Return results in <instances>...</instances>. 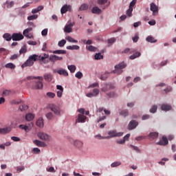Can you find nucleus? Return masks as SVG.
<instances>
[{"label":"nucleus","mask_w":176,"mask_h":176,"mask_svg":"<svg viewBox=\"0 0 176 176\" xmlns=\"http://www.w3.org/2000/svg\"><path fill=\"white\" fill-rule=\"evenodd\" d=\"M38 60H39V56L36 54L31 55L21 65V68H25V67H32V65H34V61H38Z\"/></svg>","instance_id":"1"},{"label":"nucleus","mask_w":176,"mask_h":176,"mask_svg":"<svg viewBox=\"0 0 176 176\" xmlns=\"http://www.w3.org/2000/svg\"><path fill=\"white\" fill-rule=\"evenodd\" d=\"M126 67H127V65L124 62H122L115 66V69L113 72L116 75H120L123 72L122 69L126 68Z\"/></svg>","instance_id":"2"},{"label":"nucleus","mask_w":176,"mask_h":176,"mask_svg":"<svg viewBox=\"0 0 176 176\" xmlns=\"http://www.w3.org/2000/svg\"><path fill=\"white\" fill-rule=\"evenodd\" d=\"M107 134L109 136H106V137H109V138H115V137H122V136H123V132H118V131H116V130L109 131L107 133Z\"/></svg>","instance_id":"3"},{"label":"nucleus","mask_w":176,"mask_h":176,"mask_svg":"<svg viewBox=\"0 0 176 176\" xmlns=\"http://www.w3.org/2000/svg\"><path fill=\"white\" fill-rule=\"evenodd\" d=\"M37 137H38L40 140H42V141H50V136L43 132H38Z\"/></svg>","instance_id":"4"},{"label":"nucleus","mask_w":176,"mask_h":176,"mask_svg":"<svg viewBox=\"0 0 176 176\" xmlns=\"http://www.w3.org/2000/svg\"><path fill=\"white\" fill-rule=\"evenodd\" d=\"M150 10L153 12V16H157V14H159V7H157L155 3L150 4Z\"/></svg>","instance_id":"5"},{"label":"nucleus","mask_w":176,"mask_h":176,"mask_svg":"<svg viewBox=\"0 0 176 176\" xmlns=\"http://www.w3.org/2000/svg\"><path fill=\"white\" fill-rule=\"evenodd\" d=\"M97 3H98V5H100V6L104 10V9H107V8H108V6H109L110 3L109 2L108 3V0H97Z\"/></svg>","instance_id":"6"},{"label":"nucleus","mask_w":176,"mask_h":176,"mask_svg":"<svg viewBox=\"0 0 176 176\" xmlns=\"http://www.w3.org/2000/svg\"><path fill=\"white\" fill-rule=\"evenodd\" d=\"M49 60L52 63H56V61H63V56H58L57 55H51L49 57Z\"/></svg>","instance_id":"7"},{"label":"nucleus","mask_w":176,"mask_h":176,"mask_svg":"<svg viewBox=\"0 0 176 176\" xmlns=\"http://www.w3.org/2000/svg\"><path fill=\"white\" fill-rule=\"evenodd\" d=\"M115 89V86L111 83L106 84L104 87L102 88V91H104V93H107V91H109V90H112Z\"/></svg>","instance_id":"8"},{"label":"nucleus","mask_w":176,"mask_h":176,"mask_svg":"<svg viewBox=\"0 0 176 176\" xmlns=\"http://www.w3.org/2000/svg\"><path fill=\"white\" fill-rule=\"evenodd\" d=\"M50 109H51V111H52V112H54V113L57 116H60V113L61 112V111L60 110V107L56 105H52L50 107Z\"/></svg>","instance_id":"9"},{"label":"nucleus","mask_w":176,"mask_h":176,"mask_svg":"<svg viewBox=\"0 0 176 176\" xmlns=\"http://www.w3.org/2000/svg\"><path fill=\"white\" fill-rule=\"evenodd\" d=\"M31 31H32V28H29L25 29L23 32L24 36H25L26 38H29V39H31V38H33L32 34L30 33L31 32Z\"/></svg>","instance_id":"10"},{"label":"nucleus","mask_w":176,"mask_h":176,"mask_svg":"<svg viewBox=\"0 0 176 176\" xmlns=\"http://www.w3.org/2000/svg\"><path fill=\"white\" fill-rule=\"evenodd\" d=\"M12 41H21V39H24V36L21 34L14 33L12 35Z\"/></svg>","instance_id":"11"},{"label":"nucleus","mask_w":176,"mask_h":176,"mask_svg":"<svg viewBox=\"0 0 176 176\" xmlns=\"http://www.w3.org/2000/svg\"><path fill=\"white\" fill-rule=\"evenodd\" d=\"M86 116H84L83 114H78L76 123H85V122H86Z\"/></svg>","instance_id":"12"},{"label":"nucleus","mask_w":176,"mask_h":176,"mask_svg":"<svg viewBox=\"0 0 176 176\" xmlns=\"http://www.w3.org/2000/svg\"><path fill=\"white\" fill-rule=\"evenodd\" d=\"M137 126H138V122L135 120H131L128 125V129L129 130H133L135 129Z\"/></svg>","instance_id":"13"},{"label":"nucleus","mask_w":176,"mask_h":176,"mask_svg":"<svg viewBox=\"0 0 176 176\" xmlns=\"http://www.w3.org/2000/svg\"><path fill=\"white\" fill-rule=\"evenodd\" d=\"M168 144V139L166 136L162 137V140H160V142H157V145H162L163 146H165V145H167Z\"/></svg>","instance_id":"14"},{"label":"nucleus","mask_w":176,"mask_h":176,"mask_svg":"<svg viewBox=\"0 0 176 176\" xmlns=\"http://www.w3.org/2000/svg\"><path fill=\"white\" fill-rule=\"evenodd\" d=\"M54 72H56V74H58L59 75H63V76H68V72L64 69L54 70Z\"/></svg>","instance_id":"15"},{"label":"nucleus","mask_w":176,"mask_h":176,"mask_svg":"<svg viewBox=\"0 0 176 176\" xmlns=\"http://www.w3.org/2000/svg\"><path fill=\"white\" fill-rule=\"evenodd\" d=\"M56 88L58 91H57V97L59 98L63 97V93L64 91V88L61 85H56Z\"/></svg>","instance_id":"16"},{"label":"nucleus","mask_w":176,"mask_h":176,"mask_svg":"<svg viewBox=\"0 0 176 176\" xmlns=\"http://www.w3.org/2000/svg\"><path fill=\"white\" fill-rule=\"evenodd\" d=\"M72 27H74V23H70L68 25H66L65 26V32H67L68 34H69V32H72Z\"/></svg>","instance_id":"17"},{"label":"nucleus","mask_w":176,"mask_h":176,"mask_svg":"<svg viewBox=\"0 0 176 176\" xmlns=\"http://www.w3.org/2000/svg\"><path fill=\"white\" fill-rule=\"evenodd\" d=\"M68 10H71V6L65 5L60 9L61 14H64V13H67Z\"/></svg>","instance_id":"18"},{"label":"nucleus","mask_w":176,"mask_h":176,"mask_svg":"<svg viewBox=\"0 0 176 176\" xmlns=\"http://www.w3.org/2000/svg\"><path fill=\"white\" fill-rule=\"evenodd\" d=\"M10 131H12L10 127L0 128V134H8V133H10Z\"/></svg>","instance_id":"19"},{"label":"nucleus","mask_w":176,"mask_h":176,"mask_svg":"<svg viewBox=\"0 0 176 176\" xmlns=\"http://www.w3.org/2000/svg\"><path fill=\"white\" fill-rule=\"evenodd\" d=\"M33 142H34V144H35V145H36V146H39L41 148H43L45 146H46V144H45V142H41L38 140H34Z\"/></svg>","instance_id":"20"},{"label":"nucleus","mask_w":176,"mask_h":176,"mask_svg":"<svg viewBox=\"0 0 176 176\" xmlns=\"http://www.w3.org/2000/svg\"><path fill=\"white\" fill-rule=\"evenodd\" d=\"M101 9H100V8L97 7V6H94L92 10H91V12L94 14H101Z\"/></svg>","instance_id":"21"},{"label":"nucleus","mask_w":176,"mask_h":176,"mask_svg":"<svg viewBox=\"0 0 176 176\" xmlns=\"http://www.w3.org/2000/svg\"><path fill=\"white\" fill-rule=\"evenodd\" d=\"M159 137V133L157 132H151L148 134L149 140H155Z\"/></svg>","instance_id":"22"},{"label":"nucleus","mask_w":176,"mask_h":176,"mask_svg":"<svg viewBox=\"0 0 176 176\" xmlns=\"http://www.w3.org/2000/svg\"><path fill=\"white\" fill-rule=\"evenodd\" d=\"M44 79L47 80V82H52L53 80V75L52 74H44Z\"/></svg>","instance_id":"23"},{"label":"nucleus","mask_w":176,"mask_h":176,"mask_svg":"<svg viewBox=\"0 0 176 176\" xmlns=\"http://www.w3.org/2000/svg\"><path fill=\"white\" fill-rule=\"evenodd\" d=\"M35 118V115H34L33 113H29L28 114H26L25 116V120L28 122H31V120H33V119Z\"/></svg>","instance_id":"24"},{"label":"nucleus","mask_w":176,"mask_h":176,"mask_svg":"<svg viewBox=\"0 0 176 176\" xmlns=\"http://www.w3.org/2000/svg\"><path fill=\"white\" fill-rule=\"evenodd\" d=\"M53 54H67V51L64 50H57L52 52Z\"/></svg>","instance_id":"25"},{"label":"nucleus","mask_w":176,"mask_h":176,"mask_svg":"<svg viewBox=\"0 0 176 176\" xmlns=\"http://www.w3.org/2000/svg\"><path fill=\"white\" fill-rule=\"evenodd\" d=\"M41 10H43V6H39L37 8L33 9L32 13V14H35L38 12H41Z\"/></svg>","instance_id":"26"},{"label":"nucleus","mask_w":176,"mask_h":176,"mask_svg":"<svg viewBox=\"0 0 176 176\" xmlns=\"http://www.w3.org/2000/svg\"><path fill=\"white\" fill-rule=\"evenodd\" d=\"M146 41H147V42H150V43H156V42H157V41L152 36H148L146 38Z\"/></svg>","instance_id":"27"},{"label":"nucleus","mask_w":176,"mask_h":176,"mask_svg":"<svg viewBox=\"0 0 176 176\" xmlns=\"http://www.w3.org/2000/svg\"><path fill=\"white\" fill-rule=\"evenodd\" d=\"M74 146L77 148H82L83 146V142L80 140L74 141Z\"/></svg>","instance_id":"28"},{"label":"nucleus","mask_w":176,"mask_h":176,"mask_svg":"<svg viewBox=\"0 0 176 176\" xmlns=\"http://www.w3.org/2000/svg\"><path fill=\"white\" fill-rule=\"evenodd\" d=\"M66 41H67L68 42H71L72 43H78V40H75L74 38H72L70 36H67L65 38Z\"/></svg>","instance_id":"29"},{"label":"nucleus","mask_w":176,"mask_h":176,"mask_svg":"<svg viewBox=\"0 0 176 176\" xmlns=\"http://www.w3.org/2000/svg\"><path fill=\"white\" fill-rule=\"evenodd\" d=\"M66 48L67 49V50H79V49H80V47H79L78 45H69Z\"/></svg>","instance_id":"30"},{"label":"nucleus","mask_w":176,"mask_h":176,"mask_svg":"<svg viewBox=\"0 0 176 176\" xmlns=\"http://www.w3.org/2000/svg\"><path fill=\"white\" fill-rule=\"evenodd\" d=\"M43 82H42V81H38L37 82H36V85L34 86V89H43Z\"/></svg>","instance_id":"31"},{"label":"nucleus","mask_w":176,"mask_h":176,"mask_svg":"<svg viewBox=\"0 0 176 176\" xmlns=\"http://www.w3.org/2000/svg\"><path fill=\"white\" fill-rule=\"evenodd\" d=\"M36 126L40 128L43 127V118H39L38 120H37Z\"/></svg>","instance_id":"32"},{"label":"nucleus","mask_w":176,"mask_h":176,"mask_svg":"<svg viewBox=\"0 0 176 176\" xmlns=\"http://www.w3.org/2000/svg\"><path fill=\"white\" fill-rule=\"evenodd\" d=\"M140 56H141V53L137 52L135 54H133V55H131L129 57V58H130V60H135V58H137L140 57Z\"/></svg>","instance_id":"33"},{"label":"nucleus","mask_w":176,"mask_h":176,"mask_svg":"<svg viewBox=\"0 0 176 176\" xmlns=\"http://www.w3.org/2000/svg\"><path fill=\"white\" fill-rule=\"evenodd\" d=\"M3 38H4V39H6V41H7L8 42H9V41H12V39L10 34H8V33L4 34L3 36Z\"/></svg>","instance_id":"34"},{"label":"nucleus","mask_w":176,"mask_h":176,"mask_svg":"<svg viewBox=\"0 0 176 176\" xmlns=\"http://www.w3.org/2000/svg\"><path fill=\"white\" fill-rule=\"evenodd\" d=\"M161 109L162 111H170L171 109V106L168 104H162Z\"/></svg>","instance_id":"35"},{"label":"nucleus","mask_w":176,"mask_h":176,"mask_svg":"<svg viewBox=\"0 0 176 176\" xmlns=\"http://www.w3.org/2000/svg\"><path fill=\"white\" fill-rule=\"evenodd\" d=\"M68 69L72 72V74H74L75 71L76 70V66L74 65H69L67 66Z\"/></svg>","instance_id":"36"},{"label":"nucleus","mask_w":176,"mask_h":176,"mask_svg":"<svg viewBox=\"0 0 176 176\" xmlns=\"http://www.w3.org/2000/svg\"><path fill=\"white\" fill-rule=\"evenodd\" d=\"M19 127L21 130H25L26 131V133H28V131H30V127H28V126H26V125H24V124H20L19 126Z\"/></svg>","instance_id":"37"},{"label":"nucleus","mask_w":176,"mask_h":176,"mask_svg":"<svg viewBox=\"0 0 176 176\" xmlns=\"http://www.w3.org/2000/svg\"><path fill=\"white\" fill-rule=\"evenodd\" d=\"M87 9H89V6L86 3H83L82 5H81V6L79 8V11H82V10H87Z\"/></svg>","instance_id":"38"},{"label":"nucleus","mask_w":176,"mask_h":176,"mask_svg":"<svg viewBox=\"0 0 176 176\" xmlns=\"http://www.w3.org/2000/svg\"><path fill=\"white\" fill-rule=\"evenodd\" d=\"M6 68H10V69H14L16 68V65H14L13 63H7L6 65H5Z\"/></svg>","instance_id":"39"},{"label":"nucleus","mask_w":176,"mask_h":176,"mask_svg":"<svg viewBox=\"0 0 176 176\" xmlns=\"http://www.w3.org/2000/svg\"><path fill=\"white\" fill-rule=\"evenodd\" d=\"M87 50L89 52H97V47L93 46V45H89L86 47Z\"/></svg>","instance_id":"40"},{"label":"nucleus","mask_w":176,"mask_h":176,"mask_svg":"<svg viewBox=\"0 0 176 176\" xmlns=\"http://www.w3.org/2000/svg\"><path fill=\"white\" fill-rule=\"evenodd\" d=\"M65 43H67V41L63 39L58 43V46H59V47H64Z\"/></svg>","instance_id":"41"},{"label":"nucleus","mask_w":176,"mask_h":176,"mask_svg":"<svg viewBox=\"0 0 176 176\" xmlns=\"http://www.w3.org/2000/svg\"><path fill=\"white\" fill-rule=\"evenodd\" d=\"M120 115L126 118V116H129V111L127 110H122L120 111Z\"/></svg>","instance_id":"42"},{"label":"nucleus","mask_w":176,"mask_h":176,"mask_svg":"<svg viewBox=\"0 0 176 176\" xmlns=\"http://www.w3.org/2000/svg\"><path fill=\"white\" fill-rule=\"evenodd\" d=\"M157 111V105L154 104L152 106V107L150 109L151 113H155Z\"/></svg>","instance_id":"43"},{"label":"nucleus","mask_w":176,"mask_h":176,"mask_svg":"<svg viewBox=\"0 0 176 176\" xmlns=\"http://www.w3.org/2000/svg\"><path fill=\"white\" fill-rule=\"evenodd\" d=\"M46 58H49V54H44L43 56H38V60H40L41 61H45V60H46Z\"/></svg>","instance_id":"44"},{"label":"nucleus","mask_w":176,"mask_h":176,"mask_svg":"<svg viewBox=\"0 0 176 176\" xmlns=\"http://www.w3.org/2000/svg\"><path fill=\"white\" fill-rule=\"evenodd\" d=\"M19 109L21 112H23V111H27V109H28V106L26 104H21L19 106Z\"/></svg>","instance_id":"45"},{"label":"nucleus","mask_w":176,"mask_h":176,"mask_svg":"<svg viewBox=\"0 0 176 176\" xmlns=\"http://www.w3.org/2000/svg\"><path fill=\"white\" fill-rule=\"evenodd\" d=\"M9 53L8 50H6L5 48H0V54H3V56H6Z\"/></svg>","instance_id":"46"},{"label":"nucleus","mask_w":176,"mask_h":176,"mask_svg":"<svg viewBox=\"0 0 176 176\" xmlns=\"http://www.w3.org/2000/svg\"><path fill=\"white\" fill-rule=\"evenodd\" d=\"M24 53H27V47L25 45L19 50V54H24Z\"/></svg>","instance_id":"47"},{"label":"nucleus","mask_w":176,"mask_h":176,"mask_svg":"<svg viewBox=\"0 0 176 176\" xmlns=\"http://www.w3.org/2000/svg\"><path fill=\"white\" fill-rule=\"evenodd\" d=\"M107 96L109 97V98H115V97H118V95L115 94V92H110L107 94Z\"/></svg>","instance_id":"48"},{"label":"nucleus","mask_w":176,"mask_h":176,"mask_svg":"<svg viewBox=\"0 0 176 176\" xmlns=\"http://www.w3.org/2000/svg\"><path fill=\"white\" fill-rule=\"evenodd\" d=\"M28 80H31V79H39V80H43V77L42 76H37V77H32V76H28L27 78Z\"/></svg>","instance_id":"49"},{"label":"nucleus","mask_w":176,"mask_h":176,"mask_svg":"<svg viewBox=\"0 0 176 176\" xmlns=\"http://www.w3.org/2000/svg\"><path fill=\"white\" fill-rule=\"evenodd\" d=\"M95 138H98V140H108L109 139V137H107V136H101V135H95Z\"/></svg>","instance_id":"50"},{"label":"nucleus","mask_w":176,"mask_h":176,"mask_svg":"<svg viewBox=\"0 0 176 176\" xmlns=\"http://www.w3.org/2000/svg\"><path fill=\"white\" fill-rule=\"evenodd\" d=\"M36 19H38V15L36 14L28 16V20H29V21H31L32 20H36Z\"/></svg>","instance_id":"51"},{"label":"nucleus","mask_w":176,"mask_h":176,"mask_svg":"<svg viewBox=\"0 0 176 176\" xmlns=\"http://www.w3.org/2000/svg\"><path fill=\"white\" fill-rule=\"evenodd\" d=\"M108 76H109V75L108 74L107 72H105L100 76V79L101 80H106L108 78Z\"/></svg>","instance_id":"52"},{"label":"nucleus","mask_w":176,"mask_h":176,"mask_svg":"<svg viewBox=\"0 0 176 176\" xmlns=\"http://www.w3.org/2000/svg\"><path fill=\"white\" fill-rule=\"evenodd\" d=\"M173 91V88L171 87H167L166 89L164 90V94H167V93H170Z\"/></svg>","instance_id":"53"},{"label":"nucleus","mask_w":176,"mask_h":176,"mask_svg":"<svg viewBox=\"0 0 176 176\" xmlns=\"http://www.w3.org/2000/svg\"><path fill=\"white\" fill-rule=\"evenodd\" d=\"M104 56L101 55V53H98L95 54V60H101Z\"/></svg>","instance_id":"54"},{"label":"nucleus","mask_w":176,"mask_h":176,"mask_svg":"<svg viewBox=\"0 0 176 176\" xmlns=\"http://www.w3.org/2000/svg\"><path fill=\"white\" fill-rule=\"evenodd\" d=\"M76 78H78V79H82V78H83V74H82V72H78L76 74H75Z\"/></svg>","instance_id":"55"},{"label":"nucleus","mask_w":176,"mask_h":176,"mask_svg":"<svg viewBox=\"0 0 176 176\" xmlns=\"http://www.w3.org/2000/svg\"><path fill=\"white\" fill-rule=\"evenodd\" d=\"M133 8H129V10L126 11V15L129 17H131V16H133Z\"/></svg>","instance_id":"56"},{"label":"nucleus","mask_w":176,"mask_h":176,"mask_svg":"<svg viewBox=\"0 0 176 176\" xmlns=\"http://www.w3.org/2000/svg\"><path fill=\"white\" fill-rule=\"evenodd\" d=\"M92 93L95 97H97L100 94V90L98 89H94Z\"/></svg>","instance_id":"57"},{"label":"nucleus","mask_w":176,"mask_h":176,"mask_svg":"<svg viewBox=\"0 0 176 176\" xmlns=\"http://www.w3.org/2000/svg\"><path fill=\"white\" fill-rule=\"evenodd\" d=\"M47 96L50 98H54V97H56V94L53 92H47Z\"/></svg>","instance_id":"58"},{"label":"nucleus","mask_w":176,"mask_h":176,"mask_svg":"<svg viewBox=\"0 0 176 176\" xmlns=\"http://www.w3.org/2000/svg\"><path fill=\"white\" fill-rule=\"evenodd\" d=\"M120 164H122V163L120 162H113L111 166V167H118V166H120Z\"/></svg>","instance_id":"59"},{"label":"nucleus","mask_w":176,"mask_h":176,"mask_svg":"<svg viewBox=\"0 0 176 176\" xmlns=\"http://www.w3.org/2000/svg\"><path fill=\"white\" fill-rule=\"evenodd\" d=\"M135 3H137V0H133L129 4V8L133 9V7L135 6Z\"/></svg>","instance_id":"60"},{"label":"nucleus","mask_w":176,"mask_h":176,"mask_svg":"<svg viewBox=\"0 0 176 176\" xmlns=\"http://www.w3.org/2000/svg\"><path fill=\"white\" fill-rule=\"evenodd\" d=\"M13 6H14V1H10L7 3V8H8L9 9H10V8H13Z\"/></svg>","instance_id":"61"},{"label":"nucleus","mask_w":176,"mask_h":176,"mask_svg":"<svg viewBox=\"0 0 176 176\" xmlns=\"http://www.w3.org/2000/svg\"><path fill=\"white\" fill-rule=\"evenodd\" d=\"M47 31H48L47 28H45V29L43 30L42 32H41L42 36H46V35H47Z\"/></svg>","instance_id":"62"},{"label":"nucleus","mask_w":176,"mask_h":176,"mask_svg":"<svg viewBox=\"0 0 176 176\" xmlns=\"http://www.w3.org/2000/svg\"><path fill=\"white\" fill-rule=\"evenodd\" d=\"M46 118L49 120L53 119V113L50 112L46 114Z\"/></svg>","instance_id":"63"},{"label":"nucleus","mask_w":176,"mask_h":176,"mask_svg":"<svg viewBox=\"0 0 176 176\" xmlns=\"http://www.w3.org/2000/svg\"><path fill=\"white\" fill-rule=\"evenodd\" d=\"M32 152L36 153V154L41 153V149H39L38 148H34L32 149Z\"/></svg>","instance_id":"64"}]
</instances>
